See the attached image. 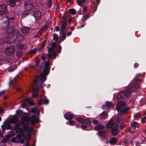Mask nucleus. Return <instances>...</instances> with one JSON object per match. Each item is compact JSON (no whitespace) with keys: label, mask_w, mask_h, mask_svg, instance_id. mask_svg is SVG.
<instances>
[{"label":"nucleus","mask_w":146,"mask_h":146,"mask_svg":"<svg viewBox=\"0 0 146 146\" xmlns=\"http://www.w3.org/2000/svg\"><path fill=\"white\" fill-rule=\"evenodd\" d=\"M117 140L115 138H112L110 141V143L111 144H114L116 143Z\"/></svg>","instance_id":"c85d7f7f"},{"label":"nucleus","mask_w":146,"mask_h":146,"mask_svg":"<svg viewBox=\"0 0 146 146\" xmlns=\"http://www.w3.org/2000/svg\"><path fill=\"white\" fill-rule=\"evenodd\" d=\"M13 128L17 134L16 137L18 139H20V142L21 143H23L24 142L23 139L21 138L25 137V133L27 136H31L32 129L29 127V125L27 122L25 123L21 121L15 125Z\"/></svg>","instance_id":"f257e3e1"},{"label":"nucleus","mask_w":146,"mask_h":146,"mask_svg":"<svg viewBox=\"0 0 146 146\" xmlns=\"http://www.w3.org/2000/svg\"><path fill=\"white\" fill-rule=\"evenodd\" d=\"M139 81H140L139 79L136 78L135 81H133L131 82L125 90L121 92L117 95V98L124 99L130 96L131 92H135L137 88L140 87V85L138 82Z\"/></svg>","instance_id":"f03ea898"},{"label":"nucleus","mask_w":146,"mask_h":146,"mask_svg":"<svg viewBox=\"0 0 146 146\" xmlns=\"http://www.w3.org/2000/svg\"><path fill=\"white\" fill-rule=\"evenodd\" d=\"M11 141L13 143L16 142V138L15 137H12L11 139Z\"/></svg>","instance_id":"5fc2aeb1"},{"label":"nucleus","mask_w":146,"mask_h":146,"mask_svg":"<svg viewBox=\"0 0 146 146\" xmlns=\"http://www.w3.org/2000/svg\"><path fill=\"white\" fill-rule=\"evenodd\" d=\"M53 39L56 41H57L58 39V35L56 34H53Z\"/></svg>","instance_id":"4c0bfd02"},{"label":"nucleus","mask_w":146,"mask_h":146,"mask_svg":"<svg viewBox=\"0 0 146 146\" xmlns=\"http://www.w3.org/2000/svg\"><path fill=\"white\" fill-rule=\"evenodd\" d=\"M29 117L27 116H23L21 118V119L22 120V121H27L29 120Z\"/></svg>","instance_id":"a19ab883"},{"label":"nucleus","mask_w":146,"mask_h":146,"mask_svg":"<svg viewBox=\"0 0 146 146\" xmlns=\"http://www.w3.org/2000/svg\"><path fill=\"white\" fill-rule=\"evenodd\" d=\"M12 136H11V134H8L7 135L5 138L7 141H8L9 140L10 138Z\"/></svg>","instance_id":"09e8293b"},{"label":"nucleus","mask_w":146,"mask_h":146,"mask_svg":"<svg viewBox=\"0 0 146 146\" xmlns=\"http://www.w3.org/2000/svg\"><path fill=\"white\" fill-rule=\"evenodd\" d=\"M10 22L8 21V20H5L2 23L1 27L2 29H5L7 28L10 25Z\"/></svg>","instance_id":"2eb2a0df"},{"label":"nucleus","mask_w":146,"mask_h":146,"mask_svg":"<svg viewBox=\"0 0 146 146\" xmlns=\"http://www.w3.org/2000/svg\"><path fill=\"white\" fill-rule=\"evenodd\" d=\"M86 0H81L80 1L78 0L77 1V4L80 6H81L82 3H84L85 2Z\"/></svg>","instance_id":"72a5a7b5"},{"label":"nucleus","mask_w":146,"mask_h":146,"mask_svg":"<svg viewBox=\"0 0 146 146\" xmlns=\"http://www.w3.org/2000/svg\"><path fill=\"white\" fill-rule=\"evenodd\" d=\"M60 34H62V36L60 37L61 38L59 41V43H60L61 41H64L66 38L67 34L66 32H62V33L60 32Z\"/></svg>","instance_id":"aec40b11"},{"label":"nucleus","mask_w":146,"mask_h":146,"mask_svg":"<svg viewBox=\"0 0 146 146\" xmlns=\"http://www.w3.org/2000/svg\"><path fill=\"white\" fill-rule=\"evenodd\" d=\"M39 91V88L38 86L35 87L32 91V98H36L38 95V92Z\"/></svg>","instance_id":"9b49d317"},{"label":"nucleus","mask_w":146,"mask_h":146,"mask_svg":"<svg viewBox=\"0 0 146 146\" xmlns=\"http://www.w3.org/2000/svg\"><path fill=\"white\" fill-rule=\"evenodd\" d=\"M52 6V1L49 0L47 3V7L48 8H50Z\"/></svg>","instance_id":"79ce46f5"},{"label":"nucleus","mask_w":146,"mask_h":146,"mask_svg":"<svg viewBox=\"0 0 146 146\" xmlns=\"http://www.w3.org/2000/svg\"><path fill=\"white\" fill-rule=\"evenodd\" d=\"M68 16L65 14V13H64V15L63 16L62 21V22L67 23V18Z\"/></svg>","instance_id":"2f4dec72"},{"label":"nucleus","mask_w":146,"mask_h":146,"mask_svg":"<svg viewBox=\"0 0 146 146\" xmlns=\"http://www.w3.org/2000/svg\"><path fill=\"white\" fill-rule=\"evenodd\" d=\"M56 44L55 42H53L51 43V48L54 49L55 48Z\"/></svg>","instance_id":"8fccbe9b"},{"label":"nucleus","mask_w":146,"mask_h":146,"mask_svg":"<svg viewBox=\"0 0 146 146\" xmlns=\"http://www.w3.org/2000/svg\"><path fill=\"white\" fill-rule=\"evenodd\" d=\"M31 111L33 113H35L36 112V110L35 108H33L31 110Z\"/></svg>","instance_id":"338daca9"},{"label":"nucleus","mask_w":146,"mask_h":146,"mask_svg":"<svg viewBox=\"0 0 146 146\" xmlns=\"http://www.w3.org/2000/svg\"><path fill=\"white\" fill-rule=\"evenodd\" d=\"M6 92V90H3L0 92V96L3 95Z\"/></svg>","instance_id":"0e129e2a"},{"label":"nucleus","mask_w":146,"mask_h":146,"mask_svg":"<svg viewBox=\"0 0 146 146\" xmlns=\"http://www.w3.org/2000/svg\"><path fill=\"white\" fill-rule=\"evenodd\" d=\"M62 24L60 27V33H62V32H64L65 30L66 27L67 25V23L62 22Z\"/></svg>","instance_id":"f3484780"},{"label":"nucleus","mask_w":146,"mask_h":146,"mask_svg":"<svg viewBox=\"0 0 146 146\" xmlns=\"http://www.w3.org/2000/svg\"><path fill=\"white\" fill-rule=\"evenodd\" d=\"M19 121V119L16 115H15L12 119V123H13L15 124V125L17 123V122L18 121Z\"/></svg>","instance_id":"b1692460"},{"label":"nucleus","mask_w":146,"mask_h":146,"mask_svg":"<svg viewBox=\"0 0 146 146\" xmlns=\"http://www.w3.org/2000/svg\"><path fill=\"white\" fill-rule=\"evenodd\" d=\"M5 43V41H4L3 40H0V44L2 45L4 44Z\"/></svg>","instance_id":"69168bd1"},{"label":"nucleus","mask_w":146,"mask_h":146,"mask_svg":"<svg viewBox=\"0 0 146 146\" xmlns=\"http://www.w3.org/2000/svg\"><path fill=\"white\" fill-rule=\"evenodd\" d=\"M29 14V11L27 10H24L21 13V18L22 19H24L27 17Z\"/></svg>","instance_id":"6ab92c4d"},{"label":"nucleus","mask_w":146,"mask_h":146,"mask_svg":"<svg viewBox=\"0 0 146 146\" xmlns=\"http://www.w3.org/2000/svg\"><path fill=\"white\" fill-rule=\"evenodd\" d=\"M138 123L136 121H134L131 123V127L135 128L137 126Z\"/></svg>","instance_id":"473e14b6"},{"label":"nucleus","mask_w":146,"mask_h":146,"mask_svg":"<svg viewBox=\"0 0 146 146\" xmlns=\"http://www.w3.org/2000/svg\"><path fill=\"white\" fill-rule=\"evenodd\" d=\"M45 54H43L41 57V59L42 60H44L46 59V57L44 55Z\"/></svg>","instance_id":"13d9d810"},{"label":"nucleus","mask_w":146,"mask_h":146,"mask_svg":"<svg viewBox=\"0 0 146 146\" xmlns=\"http://www.w3.org/2000/svg\"><path fill=\"white\" fill-rule=\"evenodd\" d=\"M7 20H8V21L10 22V21L13 20L15 19V18L14 17L8 18V16H7Z\"/></svg>","instance_id":"864d4df0"},{"label":"nucleus","mask_w":146,"mask_h":146,"mask_svg":"<svg viewBox=\"0 0 146 146\" xmlns=\"http://www.w3.org/2000/svg\"><path fill=\"white\" fill-rule=\"evenodd\" d=\"M40 61V60L39 59H37L35 62V66L37 68L39 66V64Z\"/></svg>","instance_id":"c9c22d12"},{"label":"nucleus","mask_w":146,"mask_h":146,"mask_svg":"<svg viewBox=\"0 0 146 146\" xmlns=\"http://www.w3.org/2000/svg\"><path fill=\"white\" fill-rule=\"evenodd\" d=\"M36 116L35 114H33L32 115V116L31 117L30 119V120L31 121V125H34V124L36 122H37V123L38 122V121L39 120V119L37 118L36 120L35 121L34 119L35 118Z\"/></svg>","instance_id":"dca6fc26"},{"label":"nucleus","mask_w":146,"mask_h":146,"mask_svg":"<svg viewBox=\"0 0 146 146\" xmlns=\"http://www.w3.org/2000/svg\"><path fill=\"white\" fill-rule=\"evenodd\" d=\"M6 32L8 34H11L13 35L16 36V38L17 37V30L15 29L14 28L10 27L6 29Z\"/></svg>","instance_id":"9d476101"},{"label":"nucleus","mask_w":146,"mask_h":146,"mask_svg":"<svg viewBox=\"0 0 146 146\" xmlns=\"http://www.w3.org/2000/svg\"><path fill=\"white\" fill-rule=\"evenodd\" d=\"M145 120H146V117H144L142 118V123H144L145 122Z\"/></svg>","instance_id":"680f3d73"},{"label":"nucleus","mask_w":146,"mask_h":146,"mask_svg":"<svg viewBox=\"0 0 146 146\" xmlns=\"http://www.w3.org/2000/svg\"><path fill=\"white\" fill-rule=\"evenodd\" d=\"M37 50V49L36 48L32 50H30L28 52V53L31 54H35L36 53Z\"/></svg>","instance_id":"cd10ccee"},{"label":"nucleus","mask_w":146,"mask_h":146,"mask_svg":"<svg viewBox=\"0 0 146 146\" xmlns=\"http://www.w3.org/2000/svg\"><path fill=\"white\" fill-rule=\"evenodd\" d=\"M4 126H5L6 129L7 130L11 129H13L11 126L10 124H7L6 125H4Z\"/></svg>","instance_id":"58836bf2"},{"label":"nucleus","mask_w":146,"mask_h":146,"mask_svg":"<svg viewBox=\"0 0 146 146\" xmlns=\"http://www.w3.org/2000/svg\"><path fill=\"white\" fill-rule=\"evenodd\" d=\"M52 65L48 60L46 61L44 64V67L43 69L42 72L40 74V76L41 77V80H42L44 79V81L46 80L47 76L49 74L50 70L51 68L50 66Z\"/></svg>","instance_id":"20e7f679"},{"label":"nucleus","mask_w":146,"mask_h":146,"mask_svg":"<svg viewBox=\"0 0 146 146\" xmlns=\"http://www.w3.org/2000/svg\"><path fill=\"white\" fill-rule=\"evenodd\" d=\"M55 30L56 31H59V28L58 26H56L55 28Z\"/></svg>","instance_id":"774afa93"},{"label":"nucleus","mask_w":146,"mask_h":146,"mask_svg":"<svg viewBox=\"0 0 146 146\" xmlns=\"http://www.w3.org/2000/svg\"><path fill=\"white\" fill-rule=\"evenodd\" d=\"M107 112L106 111H104L102 113L100 114V118L102 119H105V117H106Z\"/></svg>","instance_id":"bb28decb"},{"label":"nucleus","mask_w":146,"mask_h":146,"mask_svg":"<svg viewBox=\"0 0 146 146\" xmlns=\"http://www.w3.org/2000/svg\"><path fill=\"white\" fill-rule=\"evenodd\" d=\"M68 12L72 15H74L76 13V10L74 9H70L68 10Z\"/></svg>","instance_id":"c756f323"},{"label":"nucleus","mask_w":146,"mask_h":146,"mask_svg":"<svg viewBox=\"0 0 146 146\" xmlns=\"http://www.w3.org/2000/svg\"><path fill=\"white\" fill-rule=\"evenodd\" d=\"M22 31L24 33H28L29 32V27H24L22 29Z\"/></svg>","instance_id":"5701e85b"},{"label":"nucleus","mask_w":146,"mask_h":146,"mask_svg":"<svg viewBox=\"0 0 146 146\" xmlns=\"http://www.w3.org/2000/svg\"><path fill=\"white\" fill-rule=\"evenodd\" d=\"M126 102L125 101L119 100L118 101L117 106L116 107V109L118 112H119L121 115L128 113V111L130 108L129 107H126Z\"/></svg>","instance_id":"7ed1b4c3"},{"label":"nucleus","mask_w":146,"mask_h":146,"mask_svg":"<svg viewBox=\"0 0 146 146\" xmlns=\"http://www.w3.org/2000/svg\"><path fill=\"white\" fill-rule=\"evenodd\" d=\"M121 119L119 117H118L116 121L117 122L120 123V122H121Z\"/></svg>","instance_id":"bf43d9fd"},{"label":"nucleus","mask_w":146,"mask_h":146,"mask_svg":"<svg viewBox=\"0 0 146 146\" xmlns=\"http://www.w3.org/2000/svg\"><path fill=\"white\" fill-rule=\"evenodd\" d=\"M7 10V7L5 4L2 5H0V12L3 13Z\"/></svg>","instance_id":"412c9836"},{"label":"nucleus","mask_w":146,"mask_h":146,"mask_svg":"<svg viewBox=\"0 0 146 146\" xmlns=\"http://www.w3.org/2000/svg\"><path fill=\"white\" fill-rule=\"evenodd\" d=\"M75 119L80 123H81V127L84 130H86L87 128V126L91 125V121L88 119H84L83 118L80 117H75Z\"/></svg>","instance_id":"39448f33"},{"label":"nucleus","mask_w":146,"mask_h":146,"mask_svg":"<svg viewBox=\"0 0 146 146\" xmlns=\"http://www.w3.org/2000/svg\"><path fill=\"white\" fill-rule=\"evenodd\" d=\"M104 128V127L102 124H100L94 127V129L98 130L99 129H103Z\"/></svg>","instance_id":"4be33fe9"},{"label":"nucleus","mask_w":146,"mask_h":146,"mask_svg":"<svg viewBox=\"0 0 146 146\" xmlns=\"http://www.w3.org/2000/svg\"><path fill=\"white\" fill-rule=\"evenodd\" d=\"M27 102L26 101V99L24 100L23 102V103L21 104V106L22 108L25 107L27 104Z\"/></svg>","instance_id":"ea45409f"},{"label":"nucleus","mask_w":146,"mask_h":146,"mask_svg":"<svg viewBox=\"0 0 146 146\" xmlns=\"http://www.w3.org/2000/svg\"><path fill=\"white\" fill-rule=\"evenodd\" d=\"M64 117L66 119H71L74 118L73 113L70 112L66 113L64 115Z\"/></svg>","instance_id":"ddd939ff"},{"label":"nucleus","mask_w":146,"mask_h":146,"mask_svg":"<svg viewBox=\"0 0 146 146\" xmlns=\"http://www.w3.org/2000/svg\"><path fill=\"white\" fill-rule=\"evenodd\" d=\"M98 6V5H96V4L94 5V7H93L94 9V12L96 11L97 9Z\"/></svg>","instance_id":"603ef678"},{"label":"nucleus","mask_w":146,"mask_h":146,"mask_svg":"<svg viewBox=\"0 0 146 146\" xmlns=\"http://www.w3.org/2000/svg\"><path fill=\"white\" fill-rule=\"evenodd\" d=\"M2 128V132L3 133H4L5 132V129L6 128L4 125H2L1 126Z\"/></svg>","instance_id":"de8ad7c7"},{"label":"nucleus","mask_w":146,"mask_h":146,"mask_svg":"<svg viewBox=\"0 0 146 146\" xmlns=\"http://www.w3.org/2000/svg\"><path fill=\"white\" fill-rule=\"evenodd\" d=\"M68 124L70 125H72V126H73V125H74V121L72 120H69V121H68Z\"/></svg>","instance_id":"49530a36"},{"label":"nucleus","mask_w":146,"mask_h":146,"mask_svg":"<svg viewBox=\"0 0 146 146\" xmlns=\"http://www.w3.org/2000/svg\"><path fill=\"white\" fill-rule=\"evenodd\" d=\"M34 17L36 19H40L41 17V14L40 12L39 11H35L34 12Z\"/></svg>","instance_id":"4468645a"},{"label":"nucleus","mask_w":146,"mask_h":146,"mask_svg":"<svg viewBox=\"0 0 146 146\" xmlns=\"http://www.w3.org/2000/svg\"><path fill=\"white\" fill-rule=\"evenodd\" d=\"M15 70V68L14 67L11 68H9L8 70L9 72H13Z\"/></svg>","instance_id":"4d7b16f0"},{"label":"nucleus","mask_w":146,"mask_h":146,"mask_svg":"<svg viewBox=\"0 0 146 146\" xmlns=\"http://www.w3.org/2000/svg\"><path fill=\"white\" fill-rule=\"evenodd\" d=\"M106 107H114V106L112 103L110 102L107 101L106 102Z\"/></svg>","instance_id":"7c9ffc66"},{"label":"nucleus","mask_w":146,"mask_h":146,"mask_svg":"<svg viewBox=\"0 0 146 146\" xmlns=\"http://www.w3.org/2000/svg\"><path fill=\"white\" fill-rule=\"evenodd\" d=\"M40 76V80L42 82L41 84L39 86H38L37 85H36V86H35V87L38 86V88H39V90L40 89V88H42L43 87V84L44 82L45 81V80H44V79H43L42 80H41V77Z\"/></svg>","instance_id":"e433bc0d"},{"label":"nucleus","mask_w":146,"mask_h":146,"mask_svg":"<svg viewBox=\"0 0 146 146\" xmlns=\"http://www.w3.org/2000/svg\"><path fill=\"white\" fill-rule=\"evenodd\" d=\"M54 49L50 47L48 49V54L47 55L48 58H50L54 59L56 57V53L54 52Z\"/></svg>","instance_id":"1a4fd4ad"},{"label":"nucleus","mask_w":146,"mask_h":146,"mask_svg":"<svg viewBox=\"0 0 146 146\" xmlns=\"http://www.w3.org/2000/svg\"><path fill=\"white\" fill-rule=\"evenodd\" d=\"M106 130L100 131H99L98 134L100 136L102 137L103 138H106L104 134L106 133Z\"/></svg>","instance_id":"393cba45"},{"label":"nucleus","mask_w":146,"mask_h":146,"mask_svg":"<svg viewBox=\"0 0 146 146\" xmlns=\"http://www.w3.org/2000/svg\"><path fill=\"white\" fill-rule=\"evenodd\" d=\"M87 20L88 18L90 17V14L89 13H88L86 15H85V16L84 17Z\"/></svg>","instance_id":"3c124183"},{"label":"nucleus","mask_w":146,"mask_h":146,"mask_svg":"<svg viewBox=\"0 0 146 146\" xmlns=\"http://www.w3.org/2000/svg\"><path fill=\"white\" fill-rule=\"evenodd\" d=\"M49 100L45 96L44 99L40 98L38 102V105L40 106L42 104H47L49 103Z\"/></svg>","instance_id":"f8f14e48"},{"label":"nucleus","mask_w":146,"mask_h":146,"mask_svg":"<svg viewBox=\"0 0 146 146\" xmlns=\"http://www.w3.org/2000/svg\"><path fill=\"white\" fill-rule=\"evenodd\" d=\"M33 3L30 0H25L24 1V7L25 10L29 11L32 8Z\"/></svg>","instance_id":"0eeeda50"},{"label":"nucleus","mask_w":146,"mask_h":146,"mask_svg":"<svg viewBox=\"0 0 146 146\" xmlns=\"http://www.w3.org/2000/svg\"><path fill=\"white\" fill-rule=\"evenodd\" d=\"M87 11V8L86 7H84L83 9V12L85 13Z\"/></svg>","instance_id":"e2e57ef3"},{"label":"nucleus","mask_w":146,"mask_h":146,"mask_svg":"<svg viewBox=\"0 0 146 146\" xmlns=\"http://www.w3.org/2000/svg\"><path fill=\"white\" fill-rule=\"evenodd\" d=\"M12 38H11L10 37H7L6 39V41L8 43H13L14 40Z\"/></svg>","instance_id":"a878e982"},{"label":"nucleus","mask_w":146,"mask_h":146,"mask_svg":"<svg viewBox=\"0 0 146 146\" xmlns=\"http://www.w3.org/2000/svg\"><path fill=\"white\" fill-rule=\"evenodd\" d=\"M15 51V47L13 46H9L5 50V53L7 55L10 56L13 54Z\"/></svg>","instance_id":"6e6552de"},{"label":"nucleus","mask_w":146,"mask_h":146,"mask_svg":"<svg viewBox=\"0 0 146 146\" xmlns=\"http://www.w3.org/2000/svg\"><path fill=\"white\" fill-rule=\"evenodd\" d=\"M7 141H8L5 138H3L1 140V141L2 143H7Z\"/></svg>","instance_id":"6e6d98bb"},{"label":"nucleus","mask_w":146,"mask_h":146,"mask_svg":"<svg viewBox=\"0 0 146 146\" xmlns=\"http://www.w3.org/2000/svg\"><path fill=\"white\" fill-rule=\"evenodd\" d=\"M46 39H45L43 41L41 47L42 48H44L46 44Z\"/></svg>","instance_id":"a18cd8bd"},{"label":"nucleus","mask_w":146,"mask_h":146,"mask_svg":"<svg viewBox=\"0 0 146 146\" xmlns=\"http://www.w3.org/2000/svg\"><path fill=\"white\" fill-rule=\"evenodd\" d=\"M20 0H9V5L11 7H13L16 5L17 2H18Z\"/></svg>","instance_id":"a211bd4d"},{"label":"nucleus","mask_w":146,"mask_h":146,"mask_svg":"<svg viewBox=\"0 0 146 146\" xmlns=\"http://www.w3.org/2000/svg\"><path fill=\"white\" fill-rule=\"evenodd\" d=\"M26 101L27 103H28L29 104L31 105H33V102L32 100H31L30 99L27 98L26 99Z\"/></svg>","instance_id":"f704fd0d"},{"label":"nucleus","mask_w":146,"mask_h":146,"mask_svg":"<svg viewBox=\"0 0 146 146\" xmlns=\"http://www.w3.org/2000/svg\"><path fill=\"white\" fill-rule=\"evenodd\" d=\"M93 123L94 124L97 125L98 123V120H94L93 121Z\"/></svg>","instance_id":"052dcab7"},{"label":"nucleus","mask_w":146,"mask_h":146,"mask_svg":"<svg viewBox=\"0 0 146 146\" xmlns=\"http://www.w3.org/2000/svg\"><path fill=\"white\" fill-rule=\"evenodd\" d=\"M23 111H22L21 110H17L16 111V113L17 115H19V116L21 115L23 113Z\"/></svg>","instance_id":"37998d69"},{"label":"nucleus","mask_w":146,"mask_h":146,"mask_svg":"<svg viewBox=\"0 0 146 146\" xmlns=\"http://www.w3.org/2000/svg\"><path fill=\"white\" fill-rule=\"evenodd\" d=\"M23 46L24 45L23 44H19L18 45V48L19 49L22 50H24V48Z\"/></svg>","instance_id":"c03bdc74"},{"label":"nucleus","mask_w":146,"mask_h":146,"mask_svg":"<svg viewBox=\"0 0 146 146\" xmlns=\"http://www.w3.org/2000/svg\"><path fill=\"white\" fill-rule=\"evenodd\" d=\"M118 126V124L115 123L112 120H111L106 125L108 128L111 129V132L113 136H116L117 134Z\"/></svg>","instance_id":"423d86ee"}]
</instances>
